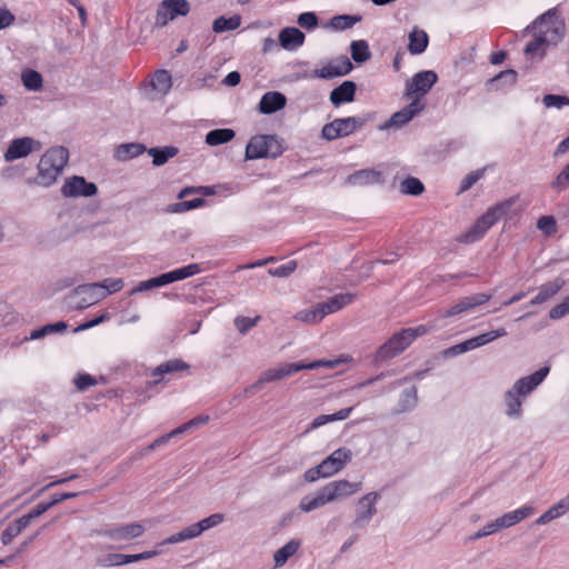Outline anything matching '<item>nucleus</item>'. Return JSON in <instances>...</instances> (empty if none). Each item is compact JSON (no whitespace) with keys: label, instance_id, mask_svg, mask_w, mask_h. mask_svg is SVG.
<instances>
[{"label":"nucleus","instance_id":"aec40b11","mask_svg":"<svg viewBox=\"0 0 569 569\" xmlns=\"http://www.w3.org/2000/svg\"><path fill=\"white\" fill-rule=\"evenodd\" d=\"M160 551L158 550H150V551H143L141 553L136 555H124V553H108L104 557L103 565L104 566H123L131 562H137L140 560H147L151 559L156 556H158Z\"/></svg>","mask_w":569,"mask_h":569},{"label":"nucleus","instance_id":"a19ab883","mask_svg":"<svg viewBox=\"0 0 569 569\" xmlns=\"http://www.w3.org/2000/svg\"><path fill=\"white\" fill-rule=\"evenodd\" d=\"M352 409H353L352 407H349V408L340 409L337 412L331 413V415H320L312 420V422L310 425V429H317V428H319L326 423H329V422L345 420L350 416Z\"/></svg>","mask_w":569,"mask_h":569},{"label":"nucleus","instance_id":"dca6fc26","mask_svg":"<svg viewBox=\"0 0 569 569\" xmlns=\"http://www.w3.org/2000/svg\"><path fill=\"white\" fill-rule=\"evenodd\" d=\"M491 299V295L475 293L461 298L456 305L451 306L442 313V318H449L462 312L469 311L478 306L487 303Z\"/></svg>","mask_w":569,"mask_h":569},{"label":"nucleus","instance_id":"3c124183","mask_svg":"<svg viewBox=\"0 0 569 569\" xmlns=\"http://www.w3.org/2000/svg\"><path fill=\"white\" fill-rule=\"evenodd\" d=\"M223 520L224 516L222 513H212L209 517L192 523V527L199 537L203 531L220 525Z\"/></svg>","mask_w":569,"mask_h":569},{"label":"nucleus","instance_id":"cd10ccee","mask_svg":"<svg viewBox=\"0 0 569 569\" xmlns=\"http://www.w3.org/2000/svg\"><path fill=\"white\" fill-rule=\"evenodd\" d=\"M147 152L152 158V164L161 167L176 157L179 153V149L174 146L153 147L148 149Z\"/></svg>","mask_w":569,"mask_h":569},{"label":"nucleus","instance_id":"c85d7f7f","mask_svg":"<svg viewBox=\"0 0 569 569\" xmlns=\"http://www.w3.org/2000/svg\"><path fill=\"white\" fill-rule=\"evenodd\" d=\"M356 297L357 295L351 292L338 293L328 298L327 301L321 302V306L325 309L326 315L333 313L350 305Z\"/></svg>","mask_w":569,"mask_h":569},{"label":"nucleus","instance_id":"4468645a","mask_svg":"<svg viewBox=\"0 0 569 569\" xmlns=\"http://www.w3.org/2000/svg\"><path fill=\"white\" fill-rule=\"evenodd\" d=\"M549 371L550 367L543 366L533 373L518 379L510 390H512L520 397H526L545 380Z\"/></svg>","mask_w":569,"mask_h":569},{"label":"nucleus","instance_id":"a211bd4d","mask_svg":"<svg viewBox=\"0 0 569 569\" xmlns=\"http://www.w3.org/2000/svg\"><path fill=\"white\" fill-rule=\"evenodd\" d=\"M287 104V98L279 91L266 92L258 104V110L262 114H272L283 109Z\"/></svg>","mask_w":569,"mask_h":569},{"label":"nucleus","instance_id":"f704fd0d","mask_svg":"<svg viewBox=\"0 0 569 569\" xmlns=\"http://www.w3.org/2000/svg\"><path fill=\"white\" fill-rule=\"evenodd\" d=\"M418 403V390L416 386L405 389L399 398L397 412H406L413 409Z\"/></svg>","mask_w":569,"mask_h":569},{"label":"nucleus","instance_id":"5701e85b","mask_svg":"<svg viewBox=\"0 0 569 569\" xmlns=\"http://www.w3.org/2000/svg\"><path fill=\"white\" fill-rule=\"evenodd\" d=\"M302 370L299 362L282 363L277 368H271L262 372V378L266 382H273L289 377Z\"/></svg>","mask_w":569,"mask_h":569},{"label":"nucleus","instance_id":"5fc2aeb1","mask_svg":"<svg viewBox=\"0 0 569 569\" xmlns=\"http://www.w3.org/2000/svg\"><path fill=\"white\" fill-rule=\"evenodd\" d=\"M347 361H349V359L338 358L333 360H315L311 362H299V365L300 367H302V370H315L321 367L336 368L338 365Z\"/></svg>","mask_w":569,"mask_h":569},{"label":"nucleus","instance_id":"412c9836","mask_svg":"<svg viewBox=\"0 0 569 569\" xmlns=\"http://www.w3.org/2000/svg\"><path fill=\"white\" fill-rule=\"evenodd\" d=\"M305 39V33L296 27H286L279 33V44L289 51H293L302 46Z\"/></svg>","mask_w":569,"mask_h":569},{"label":"nucleus","instance_id":"6e6d98bb","mask_svg":"<svg viewBox=\"0 0 569 569\" xmlns=\"http://www.w3.org/2000/svg\"><path fill=\"white\" fill-rule=\"evenodd\" d=\"M197 537L198 536L196 533V530L193 529L192 525H190V526L183 528L182 530H180L179 532H176V533L171 535L170 537H168L167 539H164L161 545L178 543V542L193 539Z\"/></svg>","mask_w":569,"mask_h":569},{"label":"nucleus","instance_id":"0e129e2a","mask_svg":"<svg viewBox=\"0 0 569 569\" xmlns=\"http://www.w3.org/2000/svg\"><path fill=\"white\" fill-rule=\"evenodd\" d=\"M297 22L300 27L311 30L318 27L319 20L315 12L308 11L300 13Z\"/></svg>","mask_w":569,"mask_h":569},{"label":"nucleus","instance_id":"423d86ee","mask_svg":"<svg viewBox=\"0 0 569 569\" xmlns=\"http://www.w3.org/2000/svg\"><path fill=\"white\" fill-rule=\"evenodd\" d=\"M410 346L402 329L395 332L385 343H382L373 355L372 365L380 366L399 355Z\"/></svg>","mask_w":569,"mask_h":569},{"label":"nucleus","instance_id":"9b49d317","mask_svg":"<svg viewBox=\"0 0 569 569\" xmlns=\"http://www.w3.org/2000/svg\"><path fill=\"white\" fill-rule=\"evenodd\" d=\"M41 148V143L31 137H22L13 139L7 151L4 152V160L7 162L21 159L30 154L32 151H38Z\"/></svg>","mask_w":569,"mask_h":569},{"label":"nucleus","instance_id":"bb28decb","mask_svg":"<svg viewBox=\"0 0 569 569\" xmlns=\"http://www.w3.org/2000/svg\"><path fill=\"white\" fill-rule=\"evenodd\" d=\"M533 512L535 508L532 506H522L519 509L502 515L498 520L502 528H509L530 517Z\"/></svg>","mask_w":569,"mask_h":569},{"label":"nucleus","instance_id":"de8ad7c7","mask_svg":"<svg viewBox=\"0 0 569 569\" xmlns=\"http://www.w3.org/2000/svg\"><path fill=\"white\" fill-rule=\"evenodd\" d=\"M28 526L23 522L22 518H18L13 522H10L1 533V542L3 546H8L12 540Z\"/></svg>","mask_w":569,"mask_h":569},{"label":"nucleus","instance_id":"49530a36","mask_svg":"<svg viewBox=\"0 0 569 569\" xmlns=\"http://www.w3.org/2000/svg\"><path fill=\"white\" fill-rule=\"evenodd\" d=\"M352 452L347 447H341L335 450L327 457L328 462L336 467L338 471L342 470L343 467L351 460Z\"/></svg>","mask_w":569,"mask_h":569},{"label":"nucleus","instance_id":"58836bf2","mask_svg":"<svg viewBox=\"0 0 569 569\" xmlns=\"http://www.w3.org/2000/svg\"><path fill=\"white\" fill-rule=\"evenodd\" d=\"M241 24V16L240 14H233L229 18H226L223 16L218 17L214 19L212 23V30L216 33H222L226 31L236 30Z\"/></svg>","mask_w":569,"mask_h":569},{"label":"nucleus","instance_id":"20e7f679","mask_svg":"<svg viewBox=\"0 0 569 569\" xmlns=\"http://www.w3.org/2000/svg\"><path fill=\"white\" fill-rule=\"evenodd\" d=\"M283 151L282 142L276 134H257L249 140L246 147V159H276Z\"/></svg>","mask_w":569,"mask_h":569},{"label":"nucleus","instance_id":"13d9d810","mask_svg":"<svg viewBox=\"0 0 569 569\" xmlns=\"http://www.w3.org/2000/svg\"><path fill=\"white\" fill-rule=\"evenodd\" d=\"M537 228L546 236L557 232V221L553 216H542L537 221Z\"/></svg>","mask_w":569,"mask_h":569},{"label":"nucleus","instance_id":"4d7b16f0","mask_svg":"<svg viewBox=\"0 0 569 569\" xmlns=\"http://www.w3.org/2000/svg\"><path fill=\"white\" fill-rule=\"evenodd\" d=\"M298 263L296 260H290L278 267L269 268L268 273L276 278H286L296 271Z\"/></svg>","mask_w":569,"mask_h":569},{"label":"nucleus","instance_id":"473e14b6","mask_svg":"<svg viewBox=\"0 0 569 569\" xmlns=\"http://www.w3.org/2000/svg\"><path fill=\"white\" fill-rule=\"evenodd\" d=\"M301 542L296 539H291L283 547L274 552L273 560L274 567H282L290 557H292L299 549Z\"/></svg>","mask_w":569,"mask_h":569},{"label":"nucleus","instance_id":"0eeeda50","mask_svg":"<svg viewBox=\"0 0 569 569\" xmlns=\"http://www.w3.org/2000/svg\"><path fill=\"white\" fill-rule=\"evenodd\" d=\"M190 12V3L187 0H163L156 13V26L164 27L177 17H186Z\"/></svg>","mask_w":569,"mask_h":569},{"label":"nucleus","instance_id":"052dcab7","mask_svg":"<svg viewBox=\"0 0 569 569\" xmlns=\"http://www.w3.org/2000/svg\"><path fill=\"white\" fill-rule=\"evenodd\" d=\"M542 102L547 108L561 109L565 106H569V98L567 96L548 93L543 96Z\"/></svg>","mask_w":569,"mask_h":569},{"label":"nucleus","instance_id":"603ef678","mask_svg":"<svg viewBox=\"0 0 569 569\" xmlns=\"http://www.w3.org/2000/svg\"><path fill=\"white\" fill-rule=\"evenodd\" d=\"M542 33H546V36L550 40V43L556 46L565 37V22L562 20L551 21L550 26H548L546 31H543Z\"/></svg>","mask_w":569,"mask_h":569},{"label":"nucleus","instance_id":"2f4dec72","mask_svg":"<svg viewBox=\"0 0 569 569\" xmlns=\"http://www.w3.org/2000/svg\"><path fill=\"white\" fill-rule=\"evenodd\" d=\"M234 137L236 132L233 129H213L206 134V143L212 147L220 146L231 141Z\"/></svg>","mask_w":569,"mask_h":569},{"label":"nucleus","instance_id":"a18cd8bd","mask_svg":"<svg viewBox=\"0 0 569 569\" xmlns=\"http://www.w3.org/2000/svg\"><path fill=\"white\" fill-rule=\"evenodd\" d=\"M362 20L360 14H337L331 18L330 26L335 30H347Z\"/></svg>","mask_w":569,"mask_h":569},{"label":"nucleus","instance_id":"72a5a7b5","mask_svg":"<svg viewBox=\"0 0 569 569\" xmlns=\"http://www.w3.org/2000/svg\"><path fill=\"white\" fill-rule=\"evenodd\" d=\"M326 316V311L321 303H317L309 309L299 311L296 315V319L305 323L315 325L320 322Z\"/></svg>","mask_w":569,"mask_h":569},{"label":"nucleus","instance_id":"7c9ffc66","mask_svg":"<svg viewBox=\"0 0 569 569\" xmlns=\"http://www.w3.org/2000/svg\"><path fill=\"white\" fill-rule=\"evenodd\" d=\"M518 73L513 69H507L499 72L497 76L488 80V86L491 89L499 90L502 86L512 87L516 84Z\"/></svg>","mask_w":569,"mask_h":569},{"label":"nucleus","instance_id":"864d4df0","mask_svg":"<svg viewBox=\"0 0 569 569\" xmlns=\"http://www.w3.org/2000/svg\"><path fill=\"white\" fill-rule=\"evenodd\" d=\"M436 328L433 322L419 325L413 328H402V333L406 335L409 343L411 345L417 338L422 337Z\"/></svg>","mask_w":569,"mask_h":569},{"label":"nucleus","instance_id":"6ab92c4d","mask_svg":"<svg viewBox=\"0 0 569 569\" xmlns=\"http://www.w3.org/2000/svg\"><path fill=\"white\" fill-rule=\"evenodd\" d=\"M346 182L351 186L381 184L385 182L381 171L376 169H361L349 174Z\"/></svg>","mask_w":569,"mask_h":569},{"label":"nucleus","instance_id":"c9c22d12","mask_svg":"<svg viewBox=\"0 0 569 569\" xmlns=\"http://www.w3.org/2000/svg\"><path fill=\"white\" fill-rule=\"evenodd\" d=\"M151 86L158 92L167 94L172 87V77L168 70L160 69L153 73Z\"/></svg>","mask_w":569,"mask_h":569},{"label":"nucleus","instance_id":"8fccbe9b","mask_svg":"<svg viewBox=\"0 0 569 569\" xmlns=\"http://www.w3.org/2000/svg\"><path fill=\"white\" fill-rule=\"evenodd\" d=\"M476 348H479V341H478L477 337H472V338L467 339L460 343H457L455 346L447 348L443 351V355H445V357H455V356L461 355L463 352L473 350Z\"/></svg>","mask_w":569,"mask_h":569},{"label":"nucleus","instance_id":"c756f323","mask_svg":"<svg viewBox=\"0 0 569 569\" xmlns=\"http://www.w3.org/2000/svg\"><path fill=\"white\" fill-rule=\"evenodd\" d=\"M147 150L148 149L143 143H139V142L122 143L116 148L114 158L120 161H128L130 159H133V158L142 154Z\"/></svg>","mask_w":569,"mask_h":569},{"label":"nucleus","instance_id":"37998d69","mask_svg":"<svg viewBox=\"0 0 569 569\" xmlns=\"http://www.w3.org/2000/svg\"><path fill=\"white\" fill-rule=\"evenodd\" d=\"M190 366L181 359H171L159 365L153 371V377H161L166 373H172L177 371L188 370Z\"/></svg>","mask_w":569,"mask_h":569},{"label":"nucleus","instance_id":"a878e982","mask_svg":"<svg viewBox=\"0 0 569 569\" xmlns=\"http://www.w3.org/2000/svg\"><path fill=\"white\" fill-rule=\"evenodd\" d=\"M429 44V36L428 33L415 27L413 30L409 33V43L408 50L411 54H421L426 51Z\"/></svg>","mask_w":569,"mask_h":569},{"label":"nucleus","instance_id":"79ce46f5","mask_svg":"<svg viewBox=\"0 0 569 569\" xmlns=\"http://www.w3.org/2000/svg\"><path fill=\"white\" fill-rule=\"evenodd\" d=\"M351 58L361 64L371 58V51L366 40H353L350 44Z\"/></svg>","mask_w":569,"mask_h":569},{"label":"nucleus","instance_id":"69168bd1","mask_svg":"<svg viewBox=\"0 0 569 569\" xmlns=\"http://www.w3.org/2000/svg\"><path fill=\"white\" fill-rule=\"evenodd\" d=\"M483 173L485 169H479L468 173L460 183L459 192H465L469 190L479 179L482 178Z\"/></svg>","mask_w":569,"mask_h":569},{"label":"nucleus","instance_id":"393cba45","mask_svg":"<svg viewBox=\"0 0 569 569\" xmlns=\"http://www.w3.org/2000/svg\"><path fill=\"white\" fill-rule=\"evenodd\" d=\"M569 510V498L566 496L560 499L557 503L551 506L547 511H545L539 518L536 519L535 523L538 526H543L565 515Z\"/></svg>","mask_w":569,"mask_h":569},{"label":"nucleus","instance_id":"680f3d73","mask_svg":"<svg viewBox=\"0 0 569 569\" xmlns=\"http://www.w3.org/2000/svg\"><path fill=\"white\" fill-rule=\"evenodd\" d=\"M50 508H52V503L48 502H39L33 509H31L28 513L21 516L23 522L27 523V526L30 525V522L47 512Z\"/></svg>","mask_w":569,"mask_h":569},{"label":"nucleus","instance_id":"2eb2a0df","mask_svg":"<svg viewBox=\"0 0 569 569\" xmlns=\"http://www.w3.org/2000/svg\"><path fill=\"white\" fill-rule=\"evenodd\" d=\"M380 495L376 491L369 492L361 497L358 501L360 509L357 517L352 522L353 527L360 528L368 523L371 518L377 513L376 502L379 500Z\"/></svg>","mask_w":569,"mask_h":569},{"label":"nucleus","instance_id":"09e8293b","mask_svg":"<svg viewBox=\"0 0 569 569\" xmlns=\"http://www.w3.org/2000/svg\"><path fill=\"white\" fill-rule=\"evenodd\" d=\"M400 191L408 196H420L425 191V186L416 177H407L400 183Z\"/></svg>","mask_w":569,"mask_h":569},{"label":"nucleus","instance_id":"b1692460","mask_svg":"<svg viewBox=\"0 0 569 569\" xmlns=\"http://www.w3.org/2000/svg\"><path fill=\"white\" fill-rule=\"evenodd\" d=\"M98 288L104 290L101 295L102 298H104L108 295L116 293V292L120 291L123 288V281H122V279L108 278V279H104L102 282L79 286L76 289V292L77 293L89 292V291L96 290Z\"/></svg>","mask_w":569,"mask_h":569},{"label":"nucleus","instance_id":"338daca9","mask_svg":"<svg viewBox=\"0 0 569 569\" xmlns=\"http://www.w3.org/2000/svg\"><path fill=\"white\" fill-rule=\"evenodd\" d=\"M569 313V295L563 299L562 302L552 307L549 311V318L551 320H558Z\"/></svg>","mask_w":569,"mask_h":569},{"label":"nucleus","instance_id":"f3484780","mask_svg":"<svg viewBox=\"0 0 569 569\" xmlns=\"http://www.w3.org/2000/svg\"><path fill=\"white\" fill-rule=\"evenodd\" d=\"M357 93V83L352 80H346L336 88H333L329 94V101L336 108L355 101Z\"/></svg>","mask_w":569,"mask_h":569},{"label":"nucleus","instance_id":"4be33fe9","mask_svg":"<svg viewBox=\"0 0 569 569\" xmlns=\"http://www.w3.org/2000/svg\"><path fill=\"white\" fill-rule=\"evenodd\" d=\"M565 284V280L556 278L553 281H548L539 287V292L530 301L529 306L541 305L556 296Z\"/></svg>","mask_w":569,"mask_h":569},{"label":"nucleus","instance_id":"f257e3e1","mask_svg":"<svg viewBox=\"0 0 569 569\" xmlns=\"http://www.w3.org/2000/svg\"><path fill=\"white\" fill-rule=\"evenodd\" d=\"M360 490L361 482L335 480L317 490L315 495L305 496L299 503V508L305 512H309L333 500L348 498Z\"/></svg>","mask_w":569,"mask_h":569},{"label":"nucleus","instance_id":"e433bc0d","mask_svg":"<svg viewBox=\"0 0 569 569\" xmlns=\"http://www.w3.org/2000/svg\"><path fill=\"white\" fill-rule=\"evenodd\" d=\"M550 44V40L546 36V33H539L535 36V38L529 41L525 48V53L530 56L531 58L540 51V58H543L546 54V50Z\"/></svg>","mask_w":569,"mask_h":569},{"label":"nucleus","instance_id":"f03ea898","mask_svg":"<svg viewBox=\"0 0 569 569\" xmlns=\"http://www.w3.org/2000/svg\"><path fill=\"white\" fill-rule=\"evenodd\" d=\"M68 160L69 150L66 147L58 146L48 149L40 158L38 174L33 182L42 187L52 186L68 163Z\"/></svg>","mask_w":569,"mask_h":569},{"label":"nucleus","instance_id":"7ed1b4c3","mask_svg":"<svg viewBox=\"0 0 569 569\" xmlns=\"http://www.w3.org/2000/svg\"><path fill=\"white\" fill-rule=\"evenodd\" d=\"M517 200L518 197H510L489 207L463 234V241L472 243L482 239L487 231L508 213Z\"/></svg>","mask_w":569,"mask_h":569},{"label":"nucleus","instance_id":"f8f14e48","mask_svg":"<svg viewBox=\"0 0 569 569\" xmlns=\"http://www.w3.org/2000/svg\"><path fill=\"white\" fill-rule=\"evenodd\" d=\"M438 81V74L433 70H425L416 73L410 83H407L406 96L416 94L420 97L427 94Z\"/></svg>","mask_w":569,"mask_h":569},{"label":"nucleus","instance_id":"ddd939ff","mask_svg":"<svg viewBox=\"0 0 569 569\" xmlns=\"http://www.w3.org/2000/svg\"><path fill=\"white\" fill-rule=\"evenodd\" d=\"M97 535L108 537L114 541H127L140 537L144 532V527L139 522L110 528L99 529Z\"/></svg>","mask_w":569,"mask_h":569},{"label":"nucleus","instance_id":"4c0bfd02","mask_svg":"<svg viewBox=\"0 0 569 569\" xmlns=\"http://www.w3.org/2000/svg\"><path fill=\"white\" fill-rule=\"evenodd\" d=\"M506 415L510 418H520L522 415V400L519 395L512 390L505 393Z\"/></svg>","mask_w":569,"mask_h":569},{"label":"nucleus","instance_id":"6e6552de","mask_svg":"<svg viewBox=\"0 0 569 569\" xmlns=\"http://www.w3.org/2000/svg\"><path fill=\"white\" fill-rule=\"evenodd\" d=\"M98 193V187L94 182L87 181L81 176H72L66 179L61 187V194L64 198H89Z\"/></svg>","mask_w":569,"mask_h":569},{"label":"nucleus","instance_id":"c03bdc74","mask_svg":"<svg viewBox=\"0 0 569 569\" xmlns=\"http://www.w3.org/2000/svg\"><path fill=\"white\" fill-rule=\"evenodd\" d=\"M204 204H206V200L203 198L199 197V198H194L191 200H183L180 202L170 203L166 208L164 211L168 213H182L186 211H190V210L200 208Z\"/></svg>","mask_w":569,"mask_h":569},{"label":"nucleus","instance_id":"ea45409f","mask_svg":"<svg viewBox=\"0 0 569 569\" xmlns=\"http://www.w3.org/2000/svg\"><path fill=\"white\" fill-rule=\"evenodd\" d=\"M23 87L29 91H39L43 87L42 74L33 69H26L21 73Z\"/></svg>","mask_w":569,"mask_h":569},{"label":"nucleus","instance_id":"774afa93","mask_svg":"<svg viewBox=\"0 0 569 569\" xmlns=\"http://www.w3.org/2000/svg\"><path fill=\"white\" fill-rule=\"evenodd\" d=\"M73 381L79 391H84L89 387L97 385L96 378L89 373H79Z\"/></svg>","mask_w":569,"mask_h":569},{"label":"nucleus","instance_id":"9d476101","mask_svg":"<svg viewBox=\"0 0 569 569\" xmlns=\"http://www.w3.org/2000/svg\"><path fill=\"white\" fill-rule=\"evenodd\" d=\"M352 69L353 64L350 59L346 56H341L339 59L330 61L321 69L313 70L310 77L329 80L347 76L352 71Z\"/></svg>","mask_w":569,"mask_h":569},{"label":"nucleus","instance_id":"39448f33","mask_svg":"<svg viewBox=\"0 0 569 569\" xmlns=\"http://www.w3.org/2000/svg\"><path fill=\"white\" fill-rule=\"evenodd\" d=\"M375 119V113L358 117L337 118L322 127L321 136L328 141L347 137Z\"/></svg>","mask_w":569,"mask_h":569},{"label":"nucleus","instance_id":"bf43d9fd","mask_svg":"<svg viewBox=\"0 0 569 569\" xmlns=\"http://www.w3.org/2000/svg\"><path fill=\"white\" fill-rule=\"evenodd\" d=\"M569 187V162L565 168L556 176L551 182V188L557 192H561Z\"/></svg>","mask_w":569,"mask_h":569},{"label":"nucleus","instance_id":"e2e57ef3","mask_svg":"<svg viewBox=\"0 0 569 569\" xmlns=\"http://www.w3.org/2000/svg\"><path fill=\"white\" fill-rule=\"evenodd\" d=\"M172 271L174 273L176 281H180L194 274H198L201 271V268L199 263H190L188 266L174 269Z\"/></svg>","mask_w":569,"mask_h":569},{"label":"nucleus","instance_id":"1a4fd4ad","mask_svg":"<svg viewBox=\"0 0 569 569\" xmlns=\"http://www.w3.org/2000/svg\"><path fill=\"white\" fill-rule=\"evenodd\" d=\"M425 109V103L420 102L418 100V97H415V99L400 109L399 111L395 112L388 121L379 126L380 130H387L389 128H401L406 123H408L415 116L420 113Z\"/></svg>","mask_w":569,"mask_h":569}]
</instances>
